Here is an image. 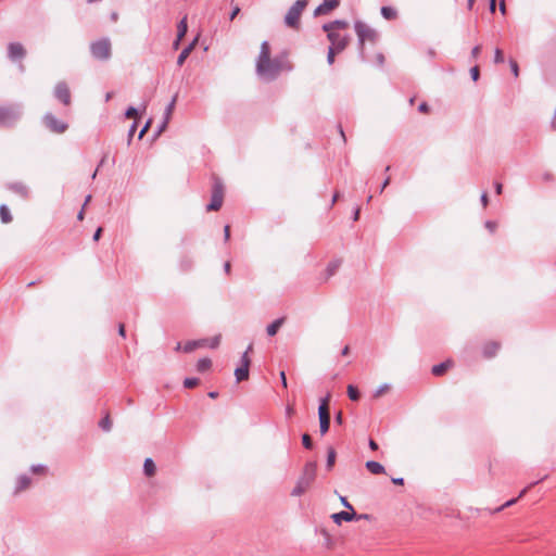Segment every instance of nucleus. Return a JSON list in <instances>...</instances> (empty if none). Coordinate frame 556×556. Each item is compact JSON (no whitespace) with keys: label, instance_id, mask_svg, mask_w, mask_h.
Segmentation results:
<instances>
[{"label":"nucleus","instance_id":"nucleus-1","mask_svg":"<svg viewBox=\"0 0 556 556\" xmlns=\"http://www.w3.org/2000/svg\"><path fill=\"white\" fill-rule=\"evenodd\" d=\"M291 66L287 60L286 54L270 58V47L268 41L261 43L260 54L256 60V73L266 81L277 79L282 71H290Z\"/></svg>","mask_w":556,"mask_h":556},{"label":"nucleus","instance_id":"nucleus-2","mask_svg":"<svg viewBox=\"0 0 556 556\" xmlns=\"http://www.w3.org/2000/svg\"><path fill=\"white\" fill-rule=\"evenodd\" d=\"M317 463L309 460L305 464L302 475L299 477L295 486L291 491L292 496H301L309 488L316 478Z\"/></svg>","mask_w":556,"mask_h":556},{"label":"nucleus","instance_id":"nucleus-3","mask_svg":"<svg viewBox=\"0 0 556 556\" xmlns=\"http://www.w3.org/2000/svg\"><path fill=\"white\" fill-rule=\"evenodd\" d=\"M354 29L358 37L359 55L363 60H365L364 43L366 40L375 43L378 39V34L375 29L370 28L362 21H356L354 23Z\"/></svg>","mask_w":556,"mask_h":556},{"label":"nucleus","instance_id":"nucleus-4","mask_svg":"<svg viewBox=\"0 0 556 556\" xmlns=\"http://www.w3.org/2000/svg\"><path fill=\"white\" fill-rule=\"evenodd\" d=\"M90 53L98 61H108L112 55V47L109 38H101L90 43Z\"/></svg>","mask_w":556,"mask_h":556},{"label":"nucleus","instance_id":"nucleus-5","mask_svg":"<svg viewBox=\"0 0 556 556\" xmlns=\"http://www.w3.org/2000/svg\"><path fill=\"white\" fill-rule=\"evenodd\" d=\"M307 0H296L288 10L285 15V24L288 27L299 29L300 27V17L303 10L307 5Z\"/></svg>","mask_w":556,"mask_h":556},{"label":"nucleus","instance_id":"nucleus-6","mask_svg":"<svg viewBox=\"0 0 556 556\" xmlns=\"http://www.w3.org/2000/svg\"><path fill=\"white\" fill-rule=\"evenodd\" d=\"M22 116V106L18 104L0 106V126L11 127Z\"/></svg>","mask_w":556,"mask_h":556},{"label":"nucleus","instance_id":"nucleus-7","mask_svg":"<svg viewBox=\"0 0 556 556\" xmlns=\"http://www.w3.org/2000/svg\"><path fill=\"white\" fill-rule=\"evenodd\" d=\"M224 185L223 181L215 177L212 186L211 202L206 205L207 211H218L223 205Z\"/></svg>","mask_w":556,"mask_h":556},{"label":"nucleus","instance_id":"nucleus-8","mask_svg":"<svg viewBox=\"0 0 556 556\" xmlns=\"http://www.w3.org/2000/svg\"><path fill=\"white\" fill-rule=\"evenodd\" d=\"M329 401L330 394H327L325 397L320 399L318 407L319 430L321 435L326 434L330 427Z\"/></svg>","mask_w":556,"mask_h":556},{"label":"nucleus","instance_id":"nucleus-9","mask_svg":"<svg viewBox=\"0 0 556 556\" xmlns=\"http://www.w3.org/2000/svg\"><path fill=\"white\" fill-rule=\"evenodd\" d=\"M252 349H253V345L251 343L248 346L247 351L243 352V354L241 355V359H240L241 365L235 369V377H236L237 382L244 381L249 378V368H250V364H251L249 353L252 351Z\"/></svg>","mask_w":556,"mask_h":556},{"label":"nucleus","instance_id":"nucleus-10","mask_svg":"<svg viewBox=\"0 0 556 556\" xmlns=\"http://www.w3.org/2000/svg\"><path fill=\"white\" fill-rule=\"evenodd\" d=\"M43 124L50 131L55 134H63L68 127L65 122L56 118L52 113H46L43 115Z\"/></svg>","mask_w":556,"mask_h":556},{"label":"nucleus","instance_id":"nucleus-11","mask_svg":"<svg viewBox=\"0 0 556 556\" xmlns=\"http://www.w3.org/2000/svg\"><path fill=\"white\" fill-rule=\"evenodd\" d=\"M26 55V50L20 42H10L8 45V58L12 62L22 61Z\"/></svg>","mask_w":556,"mask_h":556},{"label":"nucleus","instance_id":"nucleus-12","mask_svg":"<svg viewBox=\"0 0 556 556\" xmlns=\"http://www.w3.org/2000/svg\"><path fill=\"white\" fill-rule=\"evenodd\" d=\"M54 97L64 105H68L71 103V92L67 85L64 81H60L56 84L54 88Z\"/></svg>","mask_w":556,"mask_h":556},{"label":"nucleus","instance_id":"nucleus-13","mask_svg":"<svg viewBox=\"0 0 556 556\" xmlns=\"http://www.w3.org/2000/svg\"><path fill=\"white\" fill-rule=\"evenodd\" d=\"M340 5V0H324L314 11V16L326 15Z\"/></svg>","mask_w":556,"mask_h":556},{"label":"nucleus","instance_id":"nucleus-14","mask_svg":"<svg viewBox=\"0 0 556 556\" xmlns=\"http://www.w3.org/2000/svg\"><path fill=\"white\" fill-rule=\"evenodd\" d=\"M327 38L331 42L330 47H333L334 50H337L338 52L343 51L345 49V47L348 46V38L342 37L338 33H329V34H327Z\"/></svg>","mask_w":556,"mask_h":556},{"label":"nucleus","instance_id":"nucleus-15","mask_svg":"<svg viewBox=\"0 0 556 556\" xmlns=\"http://www.w3.org/2000/svg\"><path fill=\"white\" fill-rule=\"evenodd\" d=\"M7 188L23 199H28L29 197V189L22 181L10 182L7 185Z\"/></svg>","mask_w":556,"mask_h":556},{"label":"nucleus","instance_id":"nucleus-16","mask_svg":"<svg viewBox=\"0 0 556 556\" xmlns=\"http://www.w3.org/2000/svg\"><path fill=\"white\" fill-rule=\"evenodd\" d=\"M332 520L337 525H341L342 521H352L356 518V513L354 509H350V511H339L331 516Z\"/></svg>","mask_w":556,"mask_h":556},{"label":"nucleus","instance_id":"nucleus-17","mask_svg":"<svg viewBox=\"0 0 556 556\" xmlns=\"http://www.w3.org/2000/svg\"><path fill=\"white\" fill-rule=\"evenodd\" d=\"M30 483H31V479L27 475L18 476L17 480H16L14 493L17 494V493L26 490L30 485Z\"/></svg>","mask_w":556,"mask_h":556},{"label":"nucleus","instance_id":"nucleus-18","mask_svg":"<svg viewBox=\"0 0 556 556\" xmlns=\"http://www.w3.org/2000/svg\"><path fill=\"white\" fill-rule=\"evenodd\" d=\"M348 25H349L348 22L344 20H336V21L324 24L323 29L329 34V33H333L332 31L333 28L343 29V28H346Z\"/></svg>","mask_w":556,"mask_h":556},{"label":"nucleus","instance_id":"nucleus-19","mask_svg":"<svg viewBox=\"0 0 556 556\" xmlns=\"http://www.w3.org/2000/svg\"><path fill=\"white\" fill-rule=\"evenodd\" d=\"M365 467L372 475H382L386 472L384 467L376 460H367Z\"/></svg>","mask_w":556,"mask_h":556},{"label":"nucleus","instance_id":"nucleus-20","mask_svg":"<svg viewBox=\"0 0 556 556\" xmlns=\"http://www.w3.org/2000/svg\"><path fill=\"white\" fill-rule=\"evenodd\" d=\"M206 343H207L206 339L187 341L184 345V351L186 353H191L195 349L204 346Z\"/></svg>","mask_w":556,"mask_h":556},{"label":"nucleus","instance_id":"nucleus-21","mask_svg":"<svg viewBox=\"0 0 556 556\" xmlns=\"http://www.w3.org/2000/svg\"><path fill=\"white\" fill-rule=\"evenodd\" d=\"M500 349V343L492 341L484 345L483 348V355L486 358L493 357Z\"/></svg>","mask_w":556,"mask_h":556},{"label":"nucleus","instance_id":"nucleus-22","mask_svg":"<svg viewBox=\"0 0 556 556\" xmlns=\"http://www.w3.org/2000/svg\"><path fill=\"white\" fill-rule=\"evenodd\" d=\"M452 361H445L440 364H437L432 367L431 372L434 376H441L452 366Z\"/></svg>","mask_w":556,"mask_h":556},{"label":"nucleus","instance_id":"nucleus-23","mask_svg":"<svg viewBox=\"0 0 556 556\" xmlns=\"http://www.w3.org/2000/svg\"><path fill=\"white\" fill-rule=\"evenodd\" d=\"M283 321H285V318L281 317V318H277L271 324H269L266 328L267 334L269 337L275 336L278 332V330L280 329V327L282 326Z\"/></svg>","mask_w":556,"mask_h":556},{"label":"nucleus","instance_id":"nucleus-24","mask_svg":"<svg viewBox=\"0 0 556 556\" xmlns=\"http://www.w3.org/2000/svg\"><path fill=\"white\" fill-rule=\"evenodd\" d=\"M188 31L187 15H185L177 24L178 40H182Z\"/></svg>","mask_w":556,"mask_h":556},{"label":"nucleus","instance_id":"nucleus-25","mask_svg":"<svg viewBox=\"0 0 556 556\" xmlns=\"http://www.w3.org/2000/svg\"><path fill=\"white\" fill-rule=\"evenodd\" d=\"M143 472L147 477H152L155 473V464L152 458H146L143 463Z\"/></svg>","mask_w":556,"mask_h":556},{"label":"nucleus","instance_id":"nucleus-26","mask_svg":"<svg viewBox=\"0 0 556 556\" xmlns=\"http://www.w3.org/2000/svg\"><path fill=\"white\" fill-rule=\"evenodd\" d=\"M0 218L1 222L4 224H9L10 222H12V215L10 213L9 207L5 204L0 205Z\"/></svg>","mask_w":556,"mask_h":556},{"label":"nucleus","instance_id":"nucleus-27","mask_svg":"<svg viewBox=\"0 0 556 556\" xmlns=\"http://www.w3.org/2000/svg\"><path fill=\"white\" fill-rule=\"evenodd\" d=\"M336 457H337V453H336L334 448L330 446L327 451V462H326V468L328 470L332 469L334 462H336Z\"/></svg>","mask_w":556,"mask_h":556},{"label":"nucleus","instance_id":"nucleus-28","mask_svg":"<svg viewBox=\"0 0 556 556\" xmlns=\"http://www.w3.org/2000/svg\"><path fill=\"white\" fill-rule=\"evenodd\" d=\"M212 366V361L207 357L205 358H200L197 363V370L200 371V372H204L206 370H208Z\"/></svg>","mask_w":556,"mask_h":556},{"label":"nucleus","instance_id":"nucleus-29","mask_svg":"<svg viewBox=\"0 0 556 556\" xmlns=\"http://www.w3.org/2000/svg\"><path fill=\"white\" fill-rule=\"evenodd\" d=\"M176 100H177V94H175L173 97L172 101L166 105L165 111H164V115H163L164 119H167V121L170 119L173 111L175 109Z\"/></svg>","mask_w":556,"mask_h":556},{"label":"nucleus","instance_id":"nucleus-30","mask_svg":"<svg viewBox=\"0 0 556 556\" xmlns=\"http://www.w3.org/2000/svg\"><path fill=\"white\" fill-rule=\"evenodd\" d=\"M192 266H193V261L189 256H184L179 261V268L181 271H188L192 268Z\"/></svg>","mask_w":556,"mask_h":556},{"label":"nucleus","instance_id":"nucleus-31","mask_svg":"<svg viewBox=\"0 0 556 556\" xmlns=\"http://www.w3.org/2000/svg\"><path fill=\"white\" fill-rule=\"evenodd\" d=\"M341 266V260H333L327 265V275L328 277L333 276L339 267Z\"/></svg>","mask_w":556,"mask_h":556},{"label":"nucleus","instance_id":"nucleus-32","mask_svg":"<svg viewBox=\"0 0 556 556\" xmlns=\"http://www.w3.org/2000/svg\"><path fill=\"white\" fill-rule=\"evenodd\" d=\"M380 12L386 20H393L396 17V11L391 7H382Z\"/></svg>","mask_w":556,"mask_h":556},{"label":"nucleus","instance_id":"nucleus-33","mask_svg":"<svg viewBox=\"0 0 556 556\" xmlns=\"http://www.w3.org/2000/svg\"><path fill=\"white\" fill-rule=\"evenodd\" d=\"M348 396L351 401H358L361 397L359 390L355 386L349 384L348 386Z\"/></svg>","mask_w":556,"mask_h":556},{"label":"nucleus","instance_id":"nucleus-34","mask_svg":"<svg viewBox=\"0 0 556 556\" xmlns=\"http://www.w3.org/2000/svg\"><path fill=\"white\" fill-rule=\"evenodd\" d=\"M192 51L191 47H185L177 58V65L181 66Z\"/></svg>","mask_w":556,"mask_h":556},{"label":"nucleus","instance_id":"nucleus-35","mask_svg":"<svg viewBox=\"0 0 556 556\" xmlns=\"http://www.w3.org/2000/svg\"><path fill=\"white\" fill-rule=\"evenodd\" d=\"M99 427L103 430V431H110L111 430V427H112V422H111V419H110V416L106 415L104 416L100 422H99Z\"/></svg>","mask_w":556,"mask_h":556},{"label":"nucleus","instance_id":"nucleus-36","mask_svg":"<svg viewBox=\"0 0 556 556\" xmlns=\"http://www.w3.org/2000/svg\"><path fill=\"white\" fill-rule=\"evenodd\" d=\"M200 380L195 377H188L184 380V387L187 389L194 388L199 384Z\"/></svg>","mask_w":556,"mask_h":556},{"label":"nucleus","instance_id":"nucleus-37","mask_svg":"<svg viewBox=\"0 0 556 556\" xmlns=\"http://www.w3.org/2000/svg\"><path fill=\"white\" fill-rule=\"evenodd\" d=\"M302 444L307 450H311L313 447V441L309 434L304 433L302 435Z\"/></svg>","mask_w":556,"mask_h":556},{"label":"nucleus","instance_id":"nucleus-38","mask_svg":"<svg viewBox=\"0 0 556 556\" xmlns=\"http://www.w3.org/2000/svg\"><path fill=\"white\" fill-rule=\"evenodd\" d=\"M517 501H518V500H517V497L511 498V500H509V501L505 502L502 506H500V507L495 508L492 513H500V511H502L503 509H505V508H507V507L513 506L515 503H517Z\"/></svg>","mask_w":556,"mask_h":556},{"label":"nucleus","instance_id":"nucleus-39","mask_svg":"<svg viewBox=\"0 0 556 556\" xmlns=\"http://www.w3.org/2000/svg\"><path fill=\"white\" fill-rule=\"evenodd\" d=\"M138 109L135 108V106H128L127 110L125 111V116L127 118H135L138 116Z\"/></svg>","mask_w":556,"mask_h":556},{"label":"nucleus","instance_id":"nucleus-40","mask_svg":"<svg viewBox=\"0 0 556 556\" xmlns=\"http://www.w3.org/2000/svg\"><path fill=\"white\" fill-rule=\"evenodd\" d=\"M504 62V55L503 51L500 48H496L494 51V63H503Z\"/></svg>","mask_w":556,"mask_h":556},{"label":"nucleus","instance_id":"nucleus-41","mask_svg":"<svg viewBox=\"0 0 556 556\" xmlns=\"http://www.w3.org/2000/svg\"><path fill=\"white\" fill-rule=\"evenodd\" d=\"M336 52H338V51L334 50L333 47H329L328 53H327V62H328V64H330V65L333 64Z\"/></svg>","mask_w":556,"mask_h":556},{"label":"nucleus","instance_id":"nucleus-42","mask_svg":"<svg viewBox=\"0 0 556 556\" xmlns=\"http://www.w3.org/2000/svg\"><path fill=\"white\" fill-rule=\"evenodd\" d=\"M470 76L473 81H477L480 77V70L478 65L470 68Z\"/></svg>","mask_w":556,"mask_h":556},{"label":"nucleus","instance_id":"nucleus-43","mask_svg":"<svg viewBox=\"0 0 556 556\" xmlns=\"http://www.w3.org/2000/svg\"><path fill=\"white\" fill-rule=\"evenodd\" d=\"M509 66H510V70H511V72H513L514 76H515V77H518V75H519V66H518V63H517L515 60L510 59V60H509Z\"/></svg>","mask_w":556,"mask_h":556},{"label":"nucleus","instance_id":"nucleus-44","mask_svg":"<svg viewBox=\"0 0 556 556\" xmlns=\"http://www.w3.org/2000/svg\"><path fill=\"white\" fill-rule=\"evenodd\" d=\"M389 389V384L384 383L382 386H380L375 392H374V397H379L381 396L387 390Z\"/></svg>","mask_w":556,"mask_h":556},{"label":"nucleus","instance_id":"nucleus-45","mask_svg":"<svg viewBox=\"0 0 556 556\" xmlns=\"http://www.w3.org/2000/svg\"><path fill=\"white\" fill-rule=\"evenodd\" d=\"M220 343V336H215L213 337L211 340H210V348L211 349H216Z\"/></svg>","mask_w":556,"mask_h":556},{"label":"nucleus","instance_id":"nucleus-46","mask_svg":"<svg viewBox=\"0 0 556 556\" xmlns=\"http://www.w3.org/2000/svg\"><path fill=\"white\" fill-rule=\"evenodd\" d=\"M168 122L169 121L163 118L162 123L157 126V129L155 131V136L161 135V132H163L165 130V128L167 127Z\"/></svg>","mask_w":556,"mask_h":556},{"label":"nucleus","instance_id":"nucleus-47","mask_svg":"<svg viewBox=\"0 0 556 556\" xmlns=\"http://www.w3.org/2000/svg\"><path fill=\"white\" fill-rule=\"evenodd\" d=\"M484 226L490 232L493 233L497 227V224L493 220H486Z\"/></svg>","mask_w":556,"mask_h":556},{"label":"nucleus","instance_id":"nucleus-48","mask_svg":"<svg viewBox=\"0 0 556 556\" xmlns=\"http://www.w3.org/2000/svg\"><path fill=\"white\" fill-rule=\"evenodd\" d=\"M151 123H152V121L148 119L147 123L143 125V127L141 128V130L139 132V139H141L146 135V132L149 130Z\"/></svg>","mask_w":556,"mask_h":556},{"label":"nucleus","instance_id":"nucleus-49","mask_svg":"<svg viewBox=\"0 0 556 556\" xmlns=\"http://www.w3.org/2000/svg\"><path fill=\"white\" fill-rule=\"evenodd\" d=\"M46 470V466L43 465H33L30 467V471L34 472V473H40V472H43Z\"/></svg>","mask_w":556,"mask_h":556},{"label":"nucleus","instance_id":"nucleus-50","mask_svg":"<svg viewBox=\"0 0 556 556\" xmlns=\"http://www.w3.org/2000/svg\"><path fill=\"white\" fill-rule=\"evenodd\" d=\"M241 9L239 5H235L229 14V20L233 21L236 16L240 13Z\"/></svg>","mask_w":556,"mask_h":556},{"label":"nucleus","instance_id":"nucleus-51","mask_svg":"<svg viewBox=\"0 0 556 556\" xmlns=\"http://www.w3.org/2000/svg\"><path fill=\"white\" fill-rule=\"evenodd\" d=\"M480 51H481V46H475L472 49H471V53H470V56L471 59L476 60L479 54H480Z\"/></svg>","mask_w":556,"mask_h":556},{"label":"nucleus","instance_id":"nucleus-52","mask_svg":"<svg viewBox=\"0 0 556 556\" xmlns=\"http://www.w3.org/2000/svg\"><path fill=\"white\" fill-rule=\"evenodd\" d=\"M538 483H539V481H534V482L530 483L528 486H526L525 489H522V490L520 491L519 495L517 496V500H519V498L523 497V496L526 495V493L528 492V490H529L530 488H532L533 485L538 484Z\"/></svg>","mask_w":556,"mask_h":556},{"label":"nucleus","instance_id":"nucleus-53","mask_svg":"<svg viewBox=\"0 0 556 556\" xmlns=\"http://www.w3.org/2000/svg\"><path fill=\"white\" fill-rule=\"evenodd\" d=\"M136 129H137V122L135 121V122L131 124V126H130V128H129V130H128V141H130V140H131V138H132V136H134V134H135Z\"/></svg>","mask_w":556,"mask_h":556},{"label":"nucleus","instance_id":"nucleus-54","mask_svg":"<svg viewBox=\"0 0 556 556\" xmlns=\"http://www.w3.org/2000/svg\"><path fill=\"white\" fill-rule=\"evenodd\" d=\"M341 504L348 509H354L345 496H340Z\"/></svg>","mask_w":556,"mask_h":556},{"label":"nucleus","instance_id":"nucleus-55","mask_svg":"<svg viewBox=\"0 0 556 556\" xmlns=\"http://www.w3.org/2000/svg\"><path fill=\"white\" fill-rule=\"evenodd\" d=\"M418 111L420 113H428L429 112V105L426 102H421L418 106Z\"/></svg>","mask_w":556,"mask_h":556},{"label":"nucleus","instance_id":"nucleus-56","mask_svg":"<svg viewBox=\"0 0 556 556\" xmlns=\"http://www.w3.org/2000/svg\"><path fill=\"white\" fill-rule=\"evenodd\" d=\"M480 201H481L483 207H485L488 205L489 198H488V193L485 191L482 192Z\"/></svg>","mask_w":556,"mask_h":556},{"label":"nucleus","instance_id":"nucleus-57","mask_svg":"<svg viewBox=\"0 0 556 556\" xmlns=\"http://www.w3.org/2000/svg\"><path fill=\"white\" fill-rule=\"evenodd\" d=\"M334 421L336 424L338 425H342L343 424V415L341 412H338L334 416Z\"/></svg>","mask_w":556,"mask_h":556},{"label":"nucleus","instance_id":"nucleus-58","mask_svg":"<svg viewBox=\"0 0 556 556\" xmlns=\"http://www.w3.org/2000/svg\"><path fill=\"white\" fill-rule=\"evenodd\" d=\"M280 380H281V384L283 388H287L288 387V383H287V377H286V372L282 370L280 371Z\"/></svg>","mask_w":556,"mask_h":556},{"label":"nucleus","instance_id":"nucleus-59","mask_svg":"<svg viewBox=\"0 0 556 556\" xmlns=\"http://www.w3.org/2000/svg\"><path fill=\"white\" fill-rule=\"evenodd\" d=\"M118 334L123 338H126V330H125V325L124 324H119L118 325Z\"/></svg>","mask_w":556,"mask_h":556},{"label":"nucleus","instance_id":"nucleus-60","mask_svg":"<svg viewBox=\"0 0 556 556\" xmlns=\"http://www.w3.org/2000/svg\"><path fill=\"white\" fill-rule=\"evenodd\" d=\"M368 446L371 451H377L378 450V444L375 440L370 439L369 442H368Z\"/></svg>","mask_w":556,"mask_h":556},{"label":"nucleus","instance_id":"nucleus-61","mask_svg":"<svg viewBox=\"0 0 556 556\" xmlns=\"http://www.w3.org/2000/svg\"><path fill=\"white\" fill-rule=\"evenodd\" d=\"M101 233H102V228H101V227H99V228L94 231L92 239H93L94 241H98V240L100 239V237H101Z\"/></svg>","mask_w":556,"mask_h":556},{"label":"nucleus","instance_id":"nucleus-62","mask_svg":"<svg viewBox=\"0 0 556 556\" xmlns=\"http://www.w3.org/2000/svg\"><path fill=\"white\" fill-rule=\"evenodd\" d=\"M229 237H230V227L228 225H226L224 227V238L227 241V240H229Z\"/></svg>","mask_w":556,"mask_h":556},{"label":"nucleus","instance_id":"nucleus-63","mask_svg":"<svg viewBox=\"0 0 556 556\" xmlns=\"http://www.w3.org/2000/svg\"><path fill=\"white\" fill-rule=\"evenodd\" d=\"M494 188H495L496 194H501L502 193L503 185L501 182H495L494 184Z\"/></svg>","mask_w":556,"mask_h":556},{"label":"nucleus","instance_id":"nucleus-64","mask_svg":"<svg viewBox=\"0 0 556 556\" xmlns=\"http://www.w3.org/2000/svg\"><path fill=\"white\" fill-rule=\"evenodd\" d=\"M391 481L394 484H397V485H403L404 484V479L403 478H392Z\"/></svg>","mask_w":556,"mask_h":556}]
</instances>
